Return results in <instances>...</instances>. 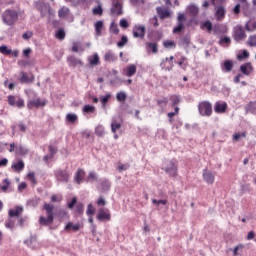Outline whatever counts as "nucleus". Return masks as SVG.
<instances>
[{
  "label": "nucleus",
  "instance_id": "1",
  "mask_svg": "<svg viewBox=\"0 0 256 256\" xmlns=\"http://www.w3.org/2000/svg\"><path fill=\"white\" fill-rule=\"evenodd\" d=\"M43 209L46 211V217L40 216L38 223L42 227H49V225H53V221H55V214L53 213L55 206L53 204L44 203Z\"/></svg>",
  "mask_w": 256,
  "mask_h": 256
},
{
  "label": "nucleus",
  "instance_id": "2",
  "mask_svg": "<svg viewBox=\"0 0 256 256\" xmlns=\"http://www.w3.org/2000/svg\"><path fill=\"white\" fill-rule=\"evenodd\" d=\"M19 19V12L16 10L7 9L2 14V21L4 25H7L8 27H13L15 23H17Z\"/></svg>",
  "mask_w": 256,
  "mask_h": 256
},
{
  "label": "nucleus",
  "instance_id": "3",
  "mask_svg": "<svg viewBox=\"0 0 256 256\" xmlns=\"http://www.w3.org/2000/svg\"><path fill=\"white\" fill-rule=\"evenodd\" d=\"M166 175L170 177H177L179 173V167L177 165V159L166 160L162 167Z\"/></svg>",
  "mask_w": 256,
  "mask_h": 256
},
{
  "label": "nucleus",
  "instance_id": "4",
  "mask_svg": "<svg viewBox=\"0 0 256 256\" xmlns=\"http://www.w3.org/2000/svg\"><path fill=\"white\" fill-rule=\"evenodd\" d=\"M198 113L201 117H211L213 115V105L211 102L207 100L199 102Z\"/></svg>",
  "mask_w": 256,
  "mask_h": 256
},
{
  "label": "nucleus",
  "instance_id": "5",
  "mask_svg": "<svg viewBox=\"0 0 256 256\" xmlns=\"http://www.w3.org/2000/svg\"><path fill=\"white\" fill-rule=\"evenodd\" d=\"M34 7L39 11L40 17L42 18L51 13V5L43 0L36 1Z\"/></svg>",
  "mask_w": 256,
  "mask_h": 256
},
{
  "label": "nucleus",
  "instance_id": "6",
  "mask_svg": "<svg viewBox=\"0 0 256 256\" xmlns=\"http://www.w3.org/2000/svg\"><path fill=\"white\" fill-rule=\"evenodd\" d=\"M55 179L60 181V183H69L70 175L67 169L58 168L54 171Z\"/></svg>",
  "mask_w": 256,
  "mask_h": 256
},
{
  "label": "nucleus",
  "instance_id": "7",
  "mask_svg": "<svg viewBox=\"0 0 256 256\" xmlns=\"http://www.w3.org/2000/svg\"><path fill=\"white\" fill-rule=\"evenodd\" d=\"M8 105H10V107H18V109H23V107H25V100L14 95H9Z\"/></svg>",
  "mask_w": 256,
  "mask_h": 256
},
{
  "label": "nucleus",
  "instance_id": "8",
  "mask_svg": "<svg viewBox=\"0 0 256 256\" xmlns=\"http://www.w3.org/2000/svg\"><path fill=\"white\" fill-rule=\"evenodd\" d=\"M233 38L236 43H241V41H245V39H247V34H245L243 26H237L235 28Z\"/></svg>",
  "mask_w": 256,
  "mask_h": 256
},
{
  "label": "nucleus",
  "instance_id": "9",
  "mask_svg": "<svg viewBox=\"0 0 256 256\" xmlns=\"http://www.w3.org/2000/svg\"><path fill=\"white\" fill-rule=\"evenodd\" d=\"M45 105H47V100L43 99L41 100V98H36L34 100H30L27 102V107L28 109H39V107H45Z\"/></svg>",
  "mask_w": 256,
  "mask_h": 256
},
{
  "label": "nucleus",
  "instance_id": "10",
  "mask_svg": "<svg viewBox=\"0 0 256 256\" xmlns=\"http://www.w3.org/2000/svg\"><path fill=\"white\" fill-rule=\"evenodd\" d=\"M146 28L144 25H135L133 28V37L135 39H145Z\"/></svg>",
  "mask_w": 256,
  "mask_h": 256
},
{
  "label": "nucleus",
  "instance_id": "11",
  "mask_svg": "<svg viewBox=\"0 0 256 256\" xmlns=\"http://www.w3.org/2000/svg\"><path fill=\"white\" fill-rule=\"evenodd\" d=\"M98 183L100 185V191L102 193H109L111 191V181L107 178H100L98 180Z\"/></svg>",
  "mask_w": 256,
  "mask_h": 256
},
{
  "label": "nucleus",
  "instance_id": "12",
  "mask_svg": "<svg viewBox=\"0 0 256 256\" xmlns=\"http://www.w3.org/2000/svg\"><path fill=\"white\" fill-rule=\"evenodd\" d=\"M203 180L208 183V185H213L215 183V174L213 172L205 169L202 174Z\"/></svg>",
  "mask_w": 256,
  "mask_h": 256
},
{
  "label": "nucleus",
  "instance_id": "13",
  "mask_svg": "<svg viewBox=\"0 0 256 256\" xmlns=\"http://www.w3.org/2000/svg\"><path fill=\"white\" fill-rule=\"evenodd\" d=\"M110 15H123V6L119 1H116L112 4V7L110 9Z\"/></svg>",
  "mask_w": 256,
  "mask_h": 256
},
{
  "label": "nucleus",
  "instance_id": "14",
  "mask_svg": "<svg viewBox=\"0 0 256 256\" xmlns=\"http://www.w3.org/2000/svg\"><path fill=\"white\" fill-rule=\"evenodd\" d=\"M240 71H241L242 75H246V77H249V75H251V73H253V65L251 64V62L242 64L240 66Z\"/></svg>",
  "mask_w": 256,
  "mask_h": 256
},
{
  "label": "nucleus",
  "instance_id": "15",
  "mask_svg": "<svg viewBox=\"0 0 256 256\" xmlns=\"http://www.w3.org/2000/svg\"><path fill=\"white\" fill-rule=\"evenodd\" d=\"M84 180H85V170L79 168L74 175V181L77 185H81Z\"/></svg>",
  "mask_w": 256,
  "mask_h": 256
},
{
  "label": "nucleus",
  "instance_id": "16",
  "mask_svg": "<svg viewBox=\"0 0 256 256\" xmlns=\"http://www.w3.org/2000/svg\"><path fill=\"white\" fill-rule=\"evenodd\" d=\"M146 50L148 53H153L154 55H157L159 53V45L157 42H146Z\"/></svg>",
  "mask_w": 256,
  "mask_h": 256
},
{
  "label": "nucleus",
  "instance_id": "17",
  "mask_svg": "<svg viewBox=\"0 0 256 256\" xmlns=\"http://www.w3.org/2000/svg\"><path fill=\"white\" fill-rule=\"evenodd\" d=\"M67 63L69 67H77V65H80L82 67L83 61H81L79 58L75 56H68L67 57Z\"/></svg>",
  "mask_w": 256,
  "mask_h": 256
},
{
  "label": "nucleus",
  "instance_id": "18",
  "mask_svg": "<svg viewBox=\"0 0 256 256\" xmlns=\"http://www.w3.org/2000/svg\"><path fill=\"white\" fill-rule=\"evenodd\" d=\"M96 219H98V221H111V214L105 212L104 209H100L96 216Z\"/></svg>",
  "mask_w": 256,
  "mask_h": 256
},
{
  "label": "nucleus",
  "instance_id": "19",
  "mask_svg": "<svg viewBox=\"0 0 256 256\" xmlns=\"http://www.w3.org/2000/svg\"><path fill=\"white\" fill-rule=\"evenodd\" d=\"M11 169L15 171V173H21L25 169V162H23L21 159L17 162H14L11 166Z\"/></svg>",
  "mask_w": 256,
  "mask_h": 256
},
{
  "label": "nucleus",
  "instance_id": "20",
  "mask_svg": "<svg viewBox=\"0 0 256 256\" xmlns=\"http://www.w3.org/2000/svg\"><path fill=\"white\" fill-rule=\"evenodd\" d=\"M23 213V206H16L15 209H10L8 215L10 218L18 217Z\"/></svg>",
  "mask_w": 256,
  "mask_h": 256
},
{
  "label": "nucleus",
  "instance_id": "21",
  "mask_svg": "<svg viewBox=\"0 0 256 256\" xmlns=\"http://www.w3.org/2000/svg\"><path fill=\"white\" fill-rule=\"evenodd\" d=\"M104 61H107L108 63H115V61H117V55L113 53V50H108L104 55Z\"/></svg>",
  "mask_w": 256,
  "mask_h": 256
},
{
  "label": "nucleus",
  "instance_id": "22",
  "mask_svg": "<svg viewBox=\"0 0 256 256\" xmlns=\"http://www.w3.org/2000/svg\"><path fill=\"white\" fill-rule=\"evenodd\" d=\"M214 111L215 113H225V111H227V102H216L214 106Z\"/></svg>",
  "mask_w": 256,
  "mask_h": 256
},
{
  "label": "nucleus",
  "instance_id": "23",
  "mask_svg": "<svg viewBox=\"0 0 256 256\" xmlns=\"http://www.w3.org/2000/svg\"><path fill=\"white\" fill-rule=\"evenodd\" d=\"M227 13V11L225 10V8L223 6H218L215 16L217 21H221V19H225V14Z\"/></svg>",
  "mask_w": 256,
  "mask_h": 256
},
{
  "label": "nucleus",
  "instance_id": "24",
  "mask_svg": "<svg viewBox=\"0 0 256 256\" xmlns=\"http://www.w3.org/2000/svg\"><path fill=\"white\" fill-rule=\"evenodd\" d=\"M156 11L160 17V19H168V17H171V12H169V10H165L161 7H157Z\"/></svg>",
  "mask_w": 256,
  "mask_h": 256
},
{
  "label": "nucleus",
  "instance_id": "25",
  "mask_svg": "<svg viewBox=\"0 0 256 256\" xmlns=\"http://www.w3.org/2000/svg\"><path fill=\"white\" fill-rule=\"evenodd\" d=\"M93 181H96V183H99V174L95 171L89 172L87 178H86V183H93Z\"/></svg>",
  "mask_w": 256,
  "mask_h": 256
},
{
  "label": "nucleus",
  "instance_id": "26",
  "mask_svg": "<svg viewBox=\"0 0 256 256\" xmlns=\"http://www.w3.org/2000/svg\"><path fill=\"white\" fill-rule=\"evenodd\" d=\"M221 69L225 73H231V71H233V62L231 60L224 61L223 65L221 66Z\"/></svg>",
  "mask_w": 256,
  "mask_h": 256
},
{
  "label": "nucleus",
  "instance_id": "27",
  "mask_svg": "<svg viewBox=\"0 0 256 256\" xmlns=\"http://www.w3.org/2000/svg\"><path fill=\"white\" fill-rule=\"evenodd\" d=\"M246 113H252L255 114L256 112V101H250L248 104L244 107Z\"/></svg>",
  "mask_w": 256,
  "mask_h": 256
},
{
  "label": "nucleus",
  "instance_id": "28",
  "mask_svg": "<svg viewBox=\"0 0 256 256\" xmlns=\"http://www.w3.org/2000/svg\"><path fill=\"white\" fill-rule=\"evenodd\" d=\"M174 63L179 65V67H181L183 69V71H185L189 65V61L187 60V57H185V56H181L180 61H174Z\"/></svg>",
  "mask_w": 256,
  "mask_h": 256
},
{
  "label": "nucleus",
  "instance_id": "29",
  "mask_svg": "<svg viewBox=\"0 0 256 256\" xmlns=\"http://www.w3.org/2000/svg\"><path fill=\"white\" fill-rule=\"evenodd\" d=\"M135 73H137V66L135 64H130L126 68L127 77H133V75H135Z\"/></svg>",
  "mask_w": 256,
  "mask_h": 256
},
{
  "label": "nucleus",
  "instance_id": "30",
  "mask_svg": "<svg viewBox=\"0 0 256 256\" xmlns=\"http://www.w3.org/2000/svg\"><path fill=\"white\" fill-rule=\"evenodd\" d=\"M66 121L67 123H71L73 125V123H77V121H79V116H77L75 113H68L66 115Z\"/></svg>",
  "mask_w": 256,
  "mask_h": 256
},
{
  "label": "nucleus",
  "instance_id": "31",
  "mask_svg": "<svg viewBox=\"0 0 256 256\" xmlns=\"http://www.w3.org/2000/svg\"><path fill=\"white\" fill-rule=\"evenodd\" d=\"M71 229H73L74 231H79V229H81V224H73V222H69L65 226L64 230L69 232V231H71Z\"/></svg>",
  "mask_w": 256,
  "mask_h": 256
},
{
  "label": "nucleus",
  "instance_id": "32",
  "mask_svg": "<svg viewBox=\"0 0 256 256\" xmlns=\"http://www.w3.org/2000/svg\"><path fill=\"white\" fill-rule=\"evenodd\" d=\"M65 29L63 28H58L56 31H55V38L58 39L59 41H63V39H65Z\"/></svg>",
  "mask_w": 256,
  "mask_h": 256
},
{
  "label": "nucleus",
  "instance_id": "33",
  "mask_svg": "<svg viewBox=\"0 0 256 256\" xmlns=\"http://www.w3.org/2000/svg\"><path fill=\"white\" fill-rule=\"evenodd\" d=\"M95 27V33L97 37H101V31L103 29V20H99L94 24Z\"/></svg>",
  "mask_w": 256,
  "mask_h": 256
},
{
  "label": "nucleus",
  "instance_id": "34",
  "mask_svg": "<svg viewBox=\"0 0 256 256\" xmlns=\"http://www.w3.org/2000/svg\"><path fill=\"white\" fill-rule=\"evenodd\" d=\"M39 201H41V198L34 197L27 201L26 206L35 208L39 205Z\"/></svg>",
  "mask_w": 256,
  "mask_h": 256
},
{
  "label": "nucleus",
  "instance_id": "35",
  "mask_svg": "<svg viewBox=\"0 0 256 256\" xmlns=\"http://www.w3.org/2000/svg\"><path fill=\"white\" fill-rule=\"evenodd\" d=\"M16 153L17 155H20L21 157L27 155V153H29V150L23 146V145H19L18 147H16Z\"/></svg>",
  "mask_w": 256,
  "mask_h": 256
},
{
  "label": "nucleus",
  "instance_id": "36",
  "mask_svg": "<svg viewBox=\"0 0 256 256\" xmlns=\"http://www.w3.org/2000/svg\"><path fill=\"white\" fill-rule=\"evenodd\" d=\"M185 31V24L182 22H177V25L173 28V33H183Z\"/></svg>",
  "mask_w": 256,
  "mask_h": 256
},
{
  "label": "nucleus",
  "instance_id": "37",
  "mask_svg": "<svg viewBox=\"0 0 256 256\" xmlns=\"http://www.w3.org/2000/svg\"><path fill=\"white\" fill-rule=\"evenodd\" d=\"M188 12L192 17H197L199 15V7L195 6L194 4L188 6Z\"/></svg>",
  "mask_w": 256,
  "mask_h": 256
},
{
  "label": "nucleus",
  "instance_id": "38",
  "mask_svg": "<svg viewBox=\"0 0 256 256\" xmlns=\"http://www.w3.org/2000/svg\"><path fill=\"white\" fill-rule=\"evenodd\" d=\"M69 8H67V7H62V8H60L59 10H58V17L60 18V19H63V18H65V17H67V15H69Z\"/></svg>",
  "mask_w": 256,
  "mask_h": 256
},
{
  "label": "nucleus",
  "instance_id": "39",
  "mask_svg": "<svg viewBox=\"0 0 256 256\" xmlns=\"http://www.w3.org/2000/svg\"><path fill=\"white\" fill-rule=\"evenodd\" d=\"M206 29L208 33H211L213 31V23L210 20H206L202 26L201 29Z\"/></svg>",
  "mask_w": 256,
  "mask_h": 256
},
{
  "label": "nucleus",
  "instance_id": "40",
  "mask_svg": "<svg viewBox=\"0 0 256 256\" xmlns=\"http://www.w3.org/2000/svg\"><path fill=\"white\" fill-rule=\"evenodd\" d=\"M67 215H68L67 209L60 208L56 211V216L58 217V219H65Z\"/></svg>",
  "mask_w": 256,
  "mask_h": 256
},
{
  "label": "nucleus",
  "instance_id": "41",
  "mask_svg": "<svg viewBox=\"0 0 256 256\" xmlns=\"http://www.w3.org/2000/svg\"><path fill=\"white\" fill-rule=\"evenodd\" d=\"M116 99L120 103H123V102L127 101V94L123 91H120L116 94Z\"/></svg>",
  "mask_w": 256,
  "mask_h": 256
},
{
  "label": "nucleus",
  "instance_id": "42",
  "mask_svg": "<svg viewBox=\"0 0 256 256\" xmlns=\"http://www.w3.org/2000/svg\"><path fill=\"white\" fill-rule=\"evenodd\" d=\"M219 45H231V38L229 36H222L219 40Z\"/></svg>",
  "mask_w": 256,
  "mask_h": 256
},
{
  "label": "nucleus",
  "instance_id": "43",
  "mask_svg": "<svg viewBox=\"0 0 256 256\" xmlns=\"http://www.w3.org/2000/svg\"><path fill=\"white\" fill-rule=\"evenodd\" d=\"M163 47H165V49H175L176 47L175 41L166 40L163 42Z\"/></svg>",
  "mask_w": 256,
  "mask_h": 256
},
{
  "label": "nucleus",
  "instance_id": "44",
  "mask_svg": "<svg viewBox=\"0 0 256 256\" xmlns=\"http://www.w3.org/2000/svg\"><path fill=\"white\" fill-rule=\"evenodd\" d=\"M89 63L90 65L92 66H96V65H99V54L97 53H94L93 57L92 58H89Z\"/></svg>",
  "mask_w": 256,
  "mask_h": 256
},
{
  "label": "nucleus",
  "instance_id": "45",
  "mask_svg": "<svg viewBox=\"0 0 256 256\" xmlns=\"http://www.w3.org/2000/svg\"><path fill=\"white\" fill-rule=\"evenodd\" d=\"M95 134H96L98 137H103V135H105V127H103V125H98V126L95 128Z\"/></svg>",
  "mask_w": 256,
  "mask_h": 256
},
{
  "label": "nucleus",
  "instance_id": "46",
  "mask_svg": "<svg viewBox=\"0 0 256 256\" xmlns=\"http://www.w3.org/2000/svg\"><path fill=\"white\" fill-rule=\"evenodd\" d=\"M170 100L172 102V106L179 105L181 103V96L179 95H172L170 96Z\"/></svg>",
  "mask_w": 256,
  "mask_h": 256
},
{
  "label": "nucleus",
  "instance_id": "47",
  "mask_svg": "<svg viewBox=\"0 0 256 256\" xmlns=\"http://www.w3.org/2000/svg\"><path fill=\"white\" fill-rule=\"evenodd\" d=\"M0 53H2V55H11V53H13V50L9 49L7 45H2L0 46Z\"/></svg>",
  "mask_w": 256,
  "mask_h": 256
},
{
  "label": "nucleus",
  "instance_id": "48",
  "mask_svg": "<svg viewBox=\"0 0 256 256\" xmlns=\"http://www.w3.org/2000/svg\"><path fill=\"white\" fill-rule=\"evenodd\" d=\"M5 227L7 229H15V221L13 220V218L9 217L6 221H5Z\"/></svg>",
  "mask_w": 256,
  "mask_h": 256
},
{
  "label": "nucleus",
  "instance_id": "49",
  "mask_svg": "<svg viewBox=\"0 0 256 256\" xmlns=\"http://www.w3.org/2000/svg\"><path fill=\"white\" fill-rule=\"evenodd\" d=\"M121 128V123L117 122V120H114L111 123V131L112 133H117V130Z\"/></svg>",
  "mask_w": 256,
  "mask_h": 256
},
{
  "label": "nucleus",
  "instance_id": "50",
  "mask_svg": "<svg viewBox=\"0 0 256 256\" xmlns=\"http://www.w3.org/2000/svg\"><path fill=\"white\" fill-rule=\"evenodd\" d=\"M238 61H243V59H249V51L243 50L242 53L237 55Z\"/></svg>",
  "mask_w": 256,
  "mask_h": 256
},
{
  "label": "nucleus",
  "instance_id": "51",
  "mask_svg": "<svg viewBox=\"0 0 256 256\" xmlns=\"http://www.w3.org/2000/svg\"><path fill=\"white\" fill-rule=\"evenodd\" d=\"M83 113H95V106L89 104L85 105L83 107Z\"/></svg>",
  "mask_w": 256,
  "mask_h": 256
},
{
  "label": "nucleus",
  "instance_id": "52",
  "mask_svg": "<svg viewBox=\"0 0 256 256\" xmlns=\"http://www.w3.org/2000/svg\"><path fill=\"white\" fill-rule=\"evenodd\" d=\"M126 43H129V38H127V36H122L121 40L118 41L117 43V47H125Z\"/></svg>",
  "mask_w": 256,
  "mask_h": 256
},
{
  "label": "nucleus",
  "instance_id": "53",
  "mask_svg": "<svg viewBox=\"0 0 256 256\" xmlns=\"http://www.w3.org/2000/svg\"><path fill=\"white\" fill-rule=\"evenodd\" d=\"M168 103H169V99H167V97L157 100V105H159V107L161 108L167 107Z\"/></svg>",
  "mask_w": 256,
  "mask_h": 256
},
{
  "label": "nucleus",
  "instance_id": "54",
  "mask_svg": "<svg viewBox=\"0 0 256 256\" xmlns=\"http://www.w3.org/2000/svg\"><path fill=\"white\" fill-rule=\"evenodd\" d=\"M181 43L183 46L185 47H189L190 43H191V37H189V35H185L182 39H181Z\"/></svg>",
  "mask_w": 256,
  "mask_h": 256
},
{
  "label": "nucleus",
  "instance_id": "55",
  "mask_svg": "<svg viewBox=\"0 0 256 256\" xmlns=\"http://www.w3.org/2000/svg\"><path fill=\"white\" fill-rule=\"evenodd\" d=\"M110 33H114V35H119V27H117V24H115V22H112L110 25Z\"/></svg>",
  "mask_w": 256,
  "mask_h": 256
},
{
  "label": "nucleus",
  "instance_id": "56",
  "mask_svg": "<svg viewBox=\"0 0 256 256\" xmlns=\"http://www.w3.org/2000/svg\"><path fill=\"white\" fill-rule=\"evenodd\" d=\"M84 211L85 206L83 205V203L79 202L78 204H76V212L78 213V215H83Z\"/></svg>",
  "mask_w": 256,
  "mask_h": 256
},
{
  "label": "nucleus",
  "instance_id": "57",
  "mask_svg": "<svg viewBox=\"0 0 256 256\" xmlns=\"http://www.w3.org/2000/svg\"><path fill=\"white\" fill-rule=\"evenodd\" d=\"M21 83H31L33 81V77L32 79H30L29 76H27V73H23L21 78H20Z\"/></svg>",
  "mask_w": 256,
  "mask_h": 256
},
{
  "label": "nucleus",
  "instance_id": "58",
  "mask_svg": "<svg viewBox=\"0 0 256 256\" xmlns=\"http://www.w3.org/2000/svg\"><path fill=\"white\" fill-rule=\"evenodd\" d=\"M48 150H49V153H50L49 155L52 158L55 157V155H56V153L58 151L57 146H54V145H49Z\"/></svg>",
  "mask_w": 256,
  "mask_h": 256
},
{
  "label": "nucleus",
  "instance_id": "59",
  "mask_svg": "<svg viewBox=\"0 0 256 256\" xmlns=\"http://www.w3.org/2000/svg\"><path fill=\"white\" fill-rule=\"evenodd\" d=\"M110 99H111V94H106L105 96L100 97V102L102 103V105H107Z\"/></svg>",
  "mask_w": 256,
  "mask_h": 256
},
{
  "label": "nucleus",
  "instance_id": "60",
  "mask_svg": "<svg viewBox=\"0 0 256 256\" xmlns=\"http://www.w3.org/2000/svg\"><path fill=\"white\" fill-rule=\"evenodd\" d=\"M29 181L32 183V185H37V179H35V172H30L27 175Z\"/></svg>",
  "mask_w": 256,
  "mask_h": 256
},
{
  "label": "nucleus",
  "instance_id": "61",
  "mask_svg": "<svg viewBox=\"0 0 256 256\" xmlns=\"http://www.w3.org/2000/svg\"><path fill=\"white\" fill-rule=\"evenodd\" d=\"M241 137H247V133L242 132V133H236L233 135V140L234 141H239Z\"/></svg>",
  "mask_w": 256,
  "mask_h": 256
},
{
  "label": "nucleus",
  "instance_id": "62",
  "mask_svg": "<svg viewBox=\"0 0 256 256\" xmlns=\"http://www.w3.org/2000/svg\"><path fill=\"white\" fill-rule=\"evenodd\" d=\"M246 31H256V22L252 23V26H249V22L245 25Z\"/></svg>",
  "mask_w": 256,
  "mask_h": 256
},
{
  "label": "nucleus",
  "instance_id": "63",
  "mask_svg": "<svg viewBox=\"0 0 256 256\" xmlns=\"http://www.w3.org/2000/svg\"><path fill=\"white\" fill-rule=\"evenodd\" d=\"M248 45L250 47H256V38L254 36H249Z\"/></svg>",
  "mask_w": 256,
  "mask_h": 256
},
{
  "label": "nucleus",
  "instance_id": "64",
  "mask_svg": "<svg viewBox=\"0 0 256 256\" xmlns=\"http://www.w3.org/2000/svg\"><path fill=\"white\" fill-rule=\"evenodd\" d=\"M153 205H167V200H157V199H152Z\"/></svg>",
  "mask_w": 256,
  "mask_h": 256
}]
</instances>
